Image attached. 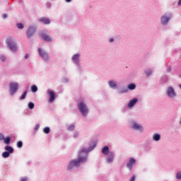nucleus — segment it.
<instances>
[{"instance_id":"obj_29","label":"nucleus","mask_w":181,"mask_h":181,"mask_svg":"<svg viewBox=\"0 0 181 181\" xmlns=\"http://www.w3.org/2000/svg\"><path fill=\"white\" fill-rule=\"evenodd\" d=\"M23 146V143L21 141L17 142V147L22 148Z\"/></svg>"},{"instance_id":"obj_25","label":"nucleus","mask_w":181,"mask_h":181,"mask_svg":"<svg viewBox=\"0 0 181 181\" xmlns=\"http://www.w3.org/2000/svg\"><path fill=\"white\" fill-rule=\"evenodd\" d=\"M28 108L30 110H33L35 108V104L32 102L28 103Z\"/></svg>"},{"instance_id":"obj_2","label":"nucleus","mask_w":181,"mask_h":181,"mask_svg":"<svg viewBox=\"0 0 181 181\" xmlns=\"http://www.w3.org/2000/svg\"><path fill=\"white\" fill-rule=\"evenodd\" d=\"M6 42L10 50L12 52H16V50H18V47H16V44L15 43V41L12 37H8Z\"/></svg>"},{"instance_id":"obj_12","label":"nucleus","mask_w":181,"mask_h":181,"mask_svg":"<svg viewBox=\"0 0 181 181\" xmlns=\"http://www.w3.org/2000/svg\"><path fill=\"white\" fill-rule=\"evenodd\" d=\"M136 103H138V99L137 98H134L132 99V100H130L129 102V104H128V107L129 108H132V107L134 105H135V104H136Z\"/></svg>"},{"instance_id":"obj_13","label":"nucleus","mask_w":181,"mask_h":181,"mask_svg":"<svg viewBox=\"0 0 181 181\" xmlns=\"http://www.w3.org/2000/svg\"><path fill=\"white\" fill-rule=\"evenodd\" d=\"M39 21L40 22H42V23H44L45 25H49V23H50V20L47 18H41Z\"/></svg>"},{"instance_id":"obj_32","label":"nucleus","mask_w":181,"mask_h":181,"mask_svg":"<svg viewBox=\"0 0 181 181\" xmlns=\"http://www.w3.org/2000/svg\"><path fill=\"white\" fill-rule=\"evenodd\" d=\"M177 179L180 180L181 179V172H178L176 175Z\"/></svg>"},{"instance_id":"obj_27","label":"nucleus","mask_w":181,"mask_h":181,"mask_svg":"<svg viewBox=\"0 0 181 181\" xmlns=\"http://www.w3.org/2000/svg\"><path fill=\"white\" fill-rule=\"evenodd\" d=\"M74 128H76V126L71 124L68 127V131H74Z\"/></svg>"},{"instance_id":"obj_28","label":"nucleus","mask_w":181,"mask_h":181,"mask_svg":"<svg viewBox=\"0 0 181 181\" xmlns=\"http://www.w3.org/2000/svg\"><path fill=\"white\" fill-rule=\"evenodd\" d=\"M43 132L45 134H49L50 132V128L49 127H45L43 129Z\"/></svg>"},{"instance_id":"obj_40","label":"nucleus","mask_w":181,"mask_h":181,"mask_svg":"<svg viewBox=\"0 0 181 181\" xmlns=\"http://www.w3.org/2000/svg\"><path fill=\"white\" fill-rule=\"evenodd\" d=\"M110 42H114V39L111 38V39L110 40Z\"/></svg>"},{"instance_id":"obj_19","label":"nucleus","mask_w":181,"mask_h":181,"mask_svg":"<svg viewBox=\"0 0 181 181\" xmlns=\"http://www.w3.org/2000/svg\"><path fill=\"white\" fill-rule=\"evenodd\" d=\"M108 84L110 86V87H111L112 88H117V83L112 81H110L108 82Z\"/></svg>"},{"instance_id":"obj_23","label":"nucleus","mask_w":181,"mask_h":181,"mask_svg":"<svg viewBox=\"0 0 181 181\" xmlns=\"http://www.w3.org/2000/svg\"><path fill=\"white\" fill-rule=\"evenodd\" d=\"M136 87V86H135V84H134V83H130L128 86L129 90H135Z\"/></svg>"},{"instance_id":"obj_38","label":"nucleus","mask_w":181,"mask_h":181,"mask_svg":"<svg viewBox=\"0 0 181 181\" xmlns=\"http://www.w3.org/2000/svg\"><path fill=\"white\" fill-rule=\"evenodd\" d=\"M6 18H8V15H7L6 13H4V14L3 15V18H4V19H6Z\"/></svg>"},{"instance_id":"obj_9","label":"nucleus","mask_w":181,"mask_h":181,"mask_svg":"<svg viewBox=\"0 0 181 181\" xmlns=\"http://www.w3.org/2000/svg\"><path fill=\"white\" fill-rule=\"evenodd\" d=\"M48 95L49 96V103H53V101H54V100H56V94L54 93V92L53 90H49L48 92Z\"/></svg>"},{"instance_id":"obj_4","label":"nucleus","mask_w":181,"mask_h":181,"mask_svg":"<svg viewBox=\"0 0 181 181\" xmlns=\"http://www.w3.org/2000/svg\"><path fill=\"white\" fill-rule=\"evenodd\" d=\"M38 53L40 57H42L45 62H47V60H49V54L45 50L38 48Z\"/></svg>"},{"instance_id":"obj_22","label":"nucleus","mask_w":181,"mask_h":181,"mask_svg":"<svg viewBox=\"0 0 181 181\" xmlns=\"http://www.w3.org/2000/svg\"><path fill=\"white\" fill-rule=\"evenodd\" d=\"M28 94V90L23 92L21 95L20 100H25L26 98V95Z\"/></svg>"},{"instance_id":"obj_26","label":"nucleus","mask_w":181,"mask_h":181,"mask_svg":"<svg viewBox=\"0 0 181 181\" xmlns=\"http://www.w3.org/2000/svg\"><path fill=\"white\" fill-rule=\"evenodd\" d=\"M9 153H10L8 152V151L4 152V153H2L3 158H9V156H10Z\"/></svg>"},{"instance_id":"obj_7","label":"nucleus","mask_w":181,"mask_h":181,"mask_svg":"<svg viewBox=\"0 0 181 181\" xmlns=\"http://www.w3.org/2000/svg\"><path fill=\"white\" fill-rule=\"evenodd\" d=\"M136 163V160L134 158H130L129 162L127 164V168L129 169V170H132V165Z\"/></svg>"},{"instance_id":"obj_35","label":"nucleus","mask_w":181,"mask_h":181,"mask_svg":"<svg viewBox=\"0 0 181 181\" xmlns=\"http://www.w3.org/2000/svg\"><path fill=\"white\" fill-rule=\"evenodd\" d=\"M21 181H28V177H24L21 178Z\"/></svg>"},{"instance_id":"obj_36","label":"nucleus","mask_w":181,"mask_h":181,"mask_svg":"<svg viewBox=\"0 0 181 181\" xmlns=\"http://www.w3.org/2000/svg\"><path fill=\"white\" fill-rule=\"evenodd\" d=\"M40 127V126L39 124H37V125L35 126V131H37V129H39Z\"/></svg>"},{"instance_id":"obj_42","label":"nucleus","mask_w":181,"mask_h":181,"mask_svg":"<svg viewBox=\"0 0 181 181\" xmlns=\"http://www.w3.org/2000/svg\"><path fill=\"white\" fill-rule=\"evenodd\" d=\"M178 5H181V0L179 1Z\"/></svg>"},{"instance_id":"obj_20","label":"nucleus","mask_w":181,"mask_h":181,"mask_svg":"<svg viewBox=\"0 0 181 181\" xmlns=\"http://www.w3.org/2000/svg\"><path fill=\"white\" fill-rule=\"evenodd\" d=\"M3 141L6 145H9L11 144V137L6 136Z\"/></svg>"},{"instance_id":"obj_41","label":"nucleus","mask_w":181,"mask_h":181,"mask_svg":"<svg viewBox=\"0 0 181 181\" xmlns=\"http://www.w3.org/2000/svg\"><path fill=\"white\" fill-rule=\"evenodd\" d=\"M66 2H71V0H66Z\"/></svg>"},{"instance_id":"obj_30","label":"nucleus","mask_w":181,"mask_h":181,"mask_svg":"<svg viewBox=\"0 0 181 181\" xmlns=\"http://www.w3.org/2000/svg\"><path fill=\"white\" fill-rule=\"evenodd\" d=\"M17 28L18 29H23L24 26L23 23H17Z\"/></svg>"},{"instance_id":"obj_33","label":"nucleus","mask_w":181,"mask_h":181,"mask_svg":"<svg viewBox=\"0 0 181 181\" xmlns=\"http://www.w3.org/2000/svg\"><path fill=\"white\" fill-rule=\"evenodd\" d=\"M5 139V136L2 133H0V141H4Z\"/></svg>"},{"instance_id":"obj_11","label":"nucleus","mask_w":181,"mask_h":181,"mask_svg":"<svg viewBox=\"0 0 181 181\" xmlns=\"http://www.w3.org/2000/svg\"><path fill=\"white\" fill-rule=\"evenodd\" d=\"M170 19V17L166 16L165 15L161 17V23L163 25H166V23H168V22H169V20Z\"/></svg>"},{"instance_id":"obj_3","label":"nucleus","mask_w":181,"mask_h":181,"mask_svg":"<svg viewBox=\"0 0 181 181\" xmlns=\"http://www.w3.org/2000/svg\"><path fill=\"white\" fill-rule=\"evenodd\" d=\"M78 108L79 111L86 117L87 114H88V108L87 107V105L86 103L81 102L78 103Z\"/></svg>"},{"instance_id":"obj_21","label":"nucleus","mask_w":181,"mask_h":181,"mask_svg":"<svg viewBox=\"0 0 181 181\" xmlns=\"http://www.w3.org/2000/svg\"><path fill=\"white\" fill-rule=\"evenodd\" d=\"M153 139L154 141H159L160 139V135H159L158 134H155L153 136Z\"/></svg>"},{"instance_id":"obj_24","label":"nucleus","mask_w":181,"mask_h":181,"mask_svg":"<svg viewBox=\"0 0 181 181\" xmlns=\"http://www.w3.org/2000/svg\"><path fill=\"white\" fill-rule=\"evenodd\" d=\"M31 91L33 93H36V91H37V86H36L35 85L32 86H31Z\"/></svg>"},{"instance_id":"obj_39","label":"nucleus","mask_w":181,"mask_h":181,"mask_svg":"<svg viewBox=\"0 0 181 181\" xmlns=\"http://www.w3.org/2000/svg\"><path fill=\"white\" fill-rule=\"evenodd\" d=\"M28 57H29V54H26L25 56V59H28Z\"/></svg>"},{"instance_id":"obj_10","label":"nucleus","mask_w":181,"mask_h":181,"mask_svg":"<svg viewBox=\"0 0 181 181\" xmlns=\"http://www.w3.org/2000/svg\"><path fill=\"white\" fill-rule=\"evenodd\" d=\"M167 94L169 97H175L176 95V93H175V90H173V88L172 87L168 88Z\"/></svg>"},{"instance_id":"obj_16","label":"nucleus","mask_w":181,"mask_h":181,"mask_svg":"<svg viewBox=\"0 0 181 181\" xmlns=\"http://www.w3.org/2000/svg\"><path fill=\"white\" fill-rule=\"evenodd\" d=\"M133 128H134V129H137L138 131H143L144 130V129L142 128V126H141V125H139L136 123H134L133 124Z\"/></svg>"},{"instance_id":"obj_14","label":"nucleus","mask_w":181,"mask_h":181,"mask_svg":"<svg viewBox=\"0 0 181 181\" xmlns=\"http://www.w3.org/2000/svg\"><path fill=\"white\" fill-rule=\"evenodd\" d=\"M114 160V153H110L107 155V162L108 163H111Z\"/></svg>"},{"instance_id":"obj_34","label":"nucleus","mask_w":181,"mask_h":181,"mask_svg":"<svg viewBox=\"0 0 181 181\" xmlns=\"http://www.w3.org/2000/svg\"><path fill=\"white\" fill-rule=\"evenodd\" d=\"M0 60H1V62H5V60H6L5 57L4 56H1L0 57Z\"/></svg>"},{"instance_id":"obj_31","label":"nucleus","mask_w":181,"mask_h":181,"mask_svg":"<svg viewBox=\"0 0 181 181\" xmlns=\"http://www.w3.org/2000/svg\"><path fill=\"white\" fill-rule=\"evenodd\" d=\"M145 74H146L147 77H149V76H151V74H152V71L151 70H149V71H146Z\"/></svg>"},{"instance_id":"obj_18","label":"nucleus","mask_w":181,"mask_h":181,"mask_svg":"<svg viewBox=\"0 0 181 181\" xmlns=\"http://www.w3.org/2000/svg\"><path fill=\"white\" fill-rule=\"evenodd\" d=\"M5 150L7 151L9 153H13V148L11 146H6Z\"/></svg>"},{"instance_id":"obj_15","label":"nucleus","mask_w":181,"mask_h":181,"mask_svg":"<svg viewBox=\"0 0 181 181\" xmlns=\"http://www.w3.org/2000/svg\"><path fill=\"white\" fill-rule=\"evenodd\" d=\"M80 57V54H76L72 57V60L74 63L77 64L78 63V59Z\"/></svg>"},{"instance_id":"obj_1","label":"nucleus","mask_w":181,"mask_h":181,"mask_svg":"<svg viewBox=\"0 0 181 181\" xmlns=\"http://www.w3.org/2000/svg\"><path fill=\"white\" fill-rule=\"evenodd\" d=\"M91 149L87 150L86 148H83L80 151L79 156L78 158V160H72L69 163V165H68L69 170H71L74 166H80L81 163H84V162H87V153L90 152Z\"/></svg>"},{"instance_id":"obj_8","label":"nucleus","mask_w":181,"mask_h":181,"mask_svg":"<svg viewBox=\"0 0 181 181\" xmlns=\"http://www.w3.org/2000/svg\"><path fill=\"white\" fill-rule=\"evenodd\" d=\"M41 37H42L43 40H45V42H52V37H50V35L45 33H42L40 34Z\"/></svg>"},{"instance_id":"obj_5","label":"nucleus","mask_w":181,"mask_h":181,"mask_svg":"<svg viewBox=\"0 0 181 181\" xmlns=\"http://www.w3.org/2000/svg\"><path fill=\"white\" fill-rule=\"evenodd\" d=\"M10 87V94L11 95H13L16 91H18V83H10L9 85Z\"/></svg>"},{"instance_id":"obj_37","label":"nucleus","mask_w":181,"mask_h":181,"mask_svg":"<svg viewBox=\"0 0 181 181\" xmlns=\"http://www.w3.org/2000/svg\"><path fill=\"white\" fill-rule=\"evenodd\" d=\"M77 136H78V132H75L74 138H77Z\"/></svg>"},{"instance_id":"obj_6","label":"nucleus","mask_w":181,"mask_h":181,"mask_svg":"<svg viewBox=\"0 0 181 181\" xmlns=\"http://www.w3.org/2000/svg\"><path fill=\"white\" fill-rule=\"evenodd\" d=\"M35 32H36V28L34 27H29L27 30V37L29 39L35 35Z\"/></svg>"},{"instance_id":"obj_17","label":"nucleus","mask_w":181,"mask_h":181,"mask_svg":"<svg viewBox=\"0 0 181 181\" xmlns=\"http://www.w3.org/2000/svg\"><path fill=\"white\" fill-rule=\"evenodd\" d=\"M109 152L110 148L108 146H105L102 148V153H103V155H108Z\"/></svg>"}]
</instances>
